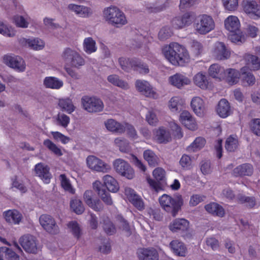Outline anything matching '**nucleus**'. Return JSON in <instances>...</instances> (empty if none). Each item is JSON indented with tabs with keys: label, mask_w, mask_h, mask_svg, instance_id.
<instances>
[{
	"label": "nucleus",
	"mask_w": 260,
	"mask_h": 260,
	"mask_svg": "<svg viewBox=\"0 0 260 260\" xmlns=\"http://www.w3.org/2000/svg\"><path fill=\"white\" fill-rule=\"evenodd\" d=\"M70 122V117L63 113H58L56 117L57 124L62 126L63 127H67Z\"/></svg>",
	"instance_id": "nucleus-57"
},
{
	"label": "nucleus",
	"mask_w": 260,
	"mask_h": 260,
	"mask_svg": "<svg viewBox=\"0 0 260 260\" xmlns=\"http://www.w3.org/2000/svg\"><path fill=\"white\" fill-rule=\"evenodd\" d=\"M81 103L84 109L90 113L101 112L104 108L102 101L95 97L83 96L81 99Z\"/></svg>",
	"instance_id": "nucleus-7"
},
{
	"label": "nucleus",
	"mask_w": 260,
	"mask_h": 260,
	"mask_svg": "<svg viewBox=\"0 0 260 260\" xmlns=\"http://www.w3.org/2000/svg\"><path fill=\"white\" fill-rule=\"evenodd\" d=\"M170 247L173 252L176 255L185 256L187 249L185 244L178 240H174L170 243Z\"/></svg>",
	"instance_id": "nucleus-26"
},
{
	"label": "nucleus",
	"mask_w": 260,
	"mask_h": 260,
	"mask_svg": "<svg viewBox=\"0 0 260 260\" xmlns=\"http://www.w3.org/2000/svg\"><path fill=\"white\" fill-rule=\"evenodd\" d=\"M154 135L157 141L159 143H167L171 140L170 132L163 126L154 131Z\"/></svg>",
	"instance_id": "nucleus-32"
},
{
	"label": "nucleus",
	"mask_w": 260,
	"mask_h": 260,
	"mask_svg": "<svg viewBox=\"0 0 260 260\" xmlns=\"http://www.w3.org/2000/svg\"><path fill=\"white\" fill-rule=\"evenodd\" d=\"M162 51L166 58L175 66H184L190 60L187 50L178 43H170Z\"/></svg>",
	"instance_id": "nucleus-1"
},
{
	"label": "nucleus",
	"mask_w": 260,
	"mask_h": 260,
	"mask_svg": "<svg viewBox=\"0 0 260 260\" xmlns=\"http://www.w3.org/2000/svg\"><path fill=\"white\" fill-rule=\"evenodd\" d=\"M13 22L19 27L26 28L28 27V23L23 16L16 15L13 17Z\"/></svg>",
	"instance_id": "nucleus-62"
},
{
	"label": "nucleus",
	"mask_w": 260,
	"mask_h": 260,
	"mask_svg": "<svg viewBox=\"0 0 260 260\" xmlns=\"http://www.w3.org/2000/svg\"><path fill=\"white\" fill-rule=\"evenodd\" d=\"M119 64L124 71L129 72L131 69L138 71L141 74H147L149 72L148 66L141 62L137 58L129 59L124 57L119 58Z\"/></svg>",
	"instance_id": "nucleus-4"
},
{
	"label": "nucleus",
	"mask_w": 260,
	"mask_h": 260,
	"mask_svg": "<svg viewBox=\"0 0 260 260\" xmlns=\"http://www.w3.org/2000/svg\"><path fill=\"white\" fill-rule=\"evenodd\" d=\"M104 185L111 192H116L118 191L119 186L117 180L112 176L106 175L103 177Z\"/></svg>",
	"instance_id": "nucleus-38"
},
{
	"label": "nucleus",
	"mask_w": 260,
	"mask_h": 260,
	"mask_svg": "<svg viewBox=\"0 0 260 260\" xmlns=\"http://www.w3.org/2000/svg\"><path fill=\"white\" fill-rule=\"evenodd\" d=\"M180 101V98L177 96H174L169 101V107L172 112H178L179 110L181 109V104Z\"/></svg>",
	"instance_id": "nucleus-53"
},
{
	"label": "nucleus",
	"mask_w": 260,
	"mask_h": 260,
	"mask_svg": "<svg viewBox=\"0 0 260 260\" xmlns=\"http://www.w3.org/2000/svg\"><path fill=\"white\" fill-rule=\"evenodd\" d=\"M93 187L101 197L102 201L107 205H112L113 201L109 193L104 188V185L99 181L93 183Z\"/></svg>",
	"instance_id": "nucleus-21"
},
{
	"label": "nucleus",
	"mask_w": 260,
	"mask_h": 260,
	"mask_svg": "<svg viewBox=\"0 0 260 260\" xmlns=\"http://www.w3.org/2000/svg\"><path fill=\"white\" fill-rule=\"evenodd\" d=\"M67 225L71 229L73 236L77 239H79L81 232L78 222L76 221H71L68 223Z\"/></svg>",
	"instance_id": "nucleus-56"
},
{
	"label": "nucleus",
	"mask_w": 260,
	"mask_h": 260,
	"mask_svg": "<svg viewBox=\"0 0 260 260\" xmlns=\"http://www.w3.org/2000/svg\"><path fill=\"white\" fill-rule=\"evenodd\" d=\"M103 17L108 23L116 27H120L127 23L125 14L116 6H111L105 8Z\"/></svg>",
	"instance_id": "nucleus-2"
},
{
	"label": "nucleus",
	"mask_w": 260,
	"mask_h": 260,
	"mask_svg": "<svg viewBox=\"0 0 260 260\" xmlns=\"http://www.w3.org/2000/svg\"><path fill=\"white\" fill-rule=\"evenodd\" d=\"M44 145L49 150L53 152L55 155L58 156H61L63 153L61 149L58 147L56 144L53 143L49 139H46L43 142Z\"/></svg>",
	"instance_id": "nucleus-50"
},
{
	"label": "nucleus",
	"mask_w": 260,
	"mask_h": 260,
	"mask_svg": "<svg viewBox=\"0 0 260 260\" xmlns=\"http://www.w3.org/2000/svg\"><path fill=\"white\" fill-rule=\"evenodd\" d=\"M59 178L60 179L61 187L63 188V189L72 194H74L75 190L72 187L70 180L67 178L66 175L61 174L59 176Z\"/></svg>",
	"instance_id": "nucleus-52"
},
{
	"label": "nucleus",
	"mask_w": 260,
	"mask_h": 260,
	"mask_svg": "<svg viewBox=\"0 0 260 260\" xmlns=\"http://www.w3.org/2000/svg\"><path fill=\"white\" fill-rule=\"evenodd\" d=\"M206 196L202 194H194L190 197L189 205L191 207L197 206L200 203L203 202Z\"/></svg>",
	"instance_id": "nucleus-61"
},
{
	"label": "nucleus",
	"mask_w": 260,
	"mask_h": 260,
	"mask_svg": "<svg viewBox=\"0 0 260 260\" xmlns=\"http://www.w3.org/2000/svg\"><path fill=\"white\" fill-rule=\"evenodd\" d=\"M254 171L253 166L249 163H244L239 165L233 171V174L235 177L251 176Z\"/></svg>",
	"instance_id": "nucleus-19"
},
{
	"label": "nucleus",
	"mask_w": 260,
	"mask_h": 260,
	"mask_svg": "<svg viewBox=\"0 0 260 260\" xmlns=\"http://www.w3.org/2000/svg\"><path fill=\"white\" fill-rule=\"evenodd\" d=\"M125 194L129 202L138 210L142 211L145 208L144 202L141 197L131 188L125 189Z\"/></svg>",
	"instance_id": "nucleus-13"
},
{
	"label": "nucleus",
	"mask_w": 260,
	"mask_h": 260,
	"mask_svg": "<svg viewBox=\"0 0 260 260\" xmlns=\"http://www.w3.org/2000/svg\"><path fill=\"white\" fill-rule=\"evenodd\" d=\"M243 10L246 13L251 14V16L260 18V6L255 1H246L244 2Z\"/></svg>",
	"instance_id": "nucleus-25"
},
{
	"label": "nucleus",
	"mask_w": 260,
	"mask_h": 260,
	"mask_svg": "<svg viewBox=\"0 0 260 260\" xmlns=\"http://www.w3.org/2000/svg\"><path fill=\"white\" fill-rule=\"evenodd\" d=\"M206 144V140L201 137L196 138L194 141L187 147L188 151L196 152L202 149Z\"/></svg>",
	"instance_id": "nucleus-46"
},
{
	"label": "nucleus",
	"mask_w": 260,
	"mask_h": 260,
	"mask_svg": "<svg viewBox=\"0 0 260 260\" xmlns=\"http://www.w3.org/2000/svg\"><path fill=\"white\" fill-rule=\"evenodd\" d=\"M3 62L10 68L19 72H23L25 69V61L19 56L12 54H6L3 57Z\"/></svg>",
	"instance_id": "nucleus-8"
},
{
	"label": "nucleus",
	"mask_w": 260,
	"mask_h": 260,
	"mask_svg": "<svg viewBox=\"0 0 260 260\" xmlns=\"http://www.w3.org/2000/svg\"><path fill=\"white\" fill-rule=\"evenodd\" d=\"M143 156L149 166L155 167L157 165L156 155L152 150L148 149L144 151Z\"/></svg>",
	"instance_id": "nucleus-51"
},
{
	"label": "nucleus",
	"mask_w": 260,
	"mask_h": 260,
	"mask_svg": "<svg viewBox=\"0 0 260 260\" xmlns=\"http://www.w3.org/2000/svg\"><path fill=\"white\" fill-rule=\"evenodd\" d=\"M225 70L218 63L211 64L208 69L209 76L219 81H222L225 77Z\"/></svg>",
	"instance_id": "nucleus-28"
},
{
	"label": "nucleus",
	"mask_w": 260,
	"mask_h": 260,
	"mask_svg": "<svg viewBox=\"0 0 260 260\" xmlns=\"http://www.w3.org/2000/svg\"><path fill=\"white\" fill-rule=\"evenodd\" d=\"M225 8L229 11H234L238 6V0H222Z\"/></svg>",
	"instance_id": "nucleus-63"
},
{
	"label": "nucleus",
	"mask_w": 260,
	"mask_h": 260,
	"mask_svg": "<svg viewBox=\"0 0 260 260\" xmlns=\"http://www.w3.org/2000/svg\"><path fill=\"white\" fill-rule=\"evenodd\" d=\"M238 145L239 142L237 136L231 135L226 140L225 148L229 152H234L238 148Z\"/></svg>",
	"instance_id": "nucleus-45"
},
{
	"label": "nucleus",
	"mask_w": 260,
	"mask_h": 260,
	"mask_svg": "<svg viewBox=\"0 0 260 260\" xmlns=\"http://www.w3.org/2000/svg\"><path fill=\"white\" fill-rule=\"evenodd\" d=\"M137 254L139 260H158L159 258L158 253L153 247L139 248Z\"/></svg>",
	"instance_id": "nucleus-15"
},
{
	"label": "nucleus",
	"mask_w": 260,
	"mask_h": 260,
	"mask_svg": "<svg viewBox=\"0 0 260 260\" xmlns=\"http://www.w3.org/2000/svg\"><path fill=\"white\" fill-rule=\"evenodd\" d=\"M84 59L77 52L74 57H73L70 64L73 67L79 68L84 65Z\"/></svg>",
	"instance_id": "nucleus-64"
},
{
	"label": "nucleus",
	"mask_w": 260,
	"mask_h": 260,
	"mask_svg": "<svg viewBox=\"0 0 260 260\" xmlns=\"http://www.w3.org/2000/svg\"><path fill=\"white\" fill-rule=\"evenodd\" d=\"M68 8L77 15L84 18L88 17L92 14L91 8L84 6L70 4L68 5Z\"/></svg>",
	"instance_id": "nucleus-27"
},
{
	"label": "nucleus",
	"mask_w": 260,
	"mask_h": 260,
	"mask_svg": "<svg viewBox=\"0 0 260 260\" xmlns=\"http://www.w3.org/2000/svg\"><path fill=\"white\" fill-rule=\"evenodd\" d=\"M194 26L198 32L201 35H205L214 29L215 23L211 16L203 14L197 18Z\"/></svg>",
	"instance_id": "nucleus-5"
},
{
	"label": "nucleus",
	"mask_w": 260,
	"mask_h": 260,
	"mask_svg": "<svg viewBox=\"0 0 260 260\" xmlns=\"http://www.w3.org/2000/svg\"><path fill=\"white\" fill-rule=\"evenodd\" d=\"M19 241L26 252L31 253L37 252L36 239L34 236L29 234L25 235L22 236Z\"/></svg>",
	"instance_id": "nucleus-11"
},
{
	"label": "nucleus",
	"mask_w": 260,
	"mask_h": 260,
	"mask_svg": "<svg viewBox=\"0 0 260 260\" xmlns=\"http://www.w3.org/2000/svg\"><path fill=\"white\" fill-rule=\"evenodd\" d=\"M159 202L162 208L173 216H175L183 205L182 198L177 199L173 198L167 194H164L159 198Z\"/></svg>",
	"instance_id": "nucleus-3"
},
{
	"label": "nucleus",
	"mask_w": 260,
	"mask_h": 260,
	"mask_svg": "<svg viewBox=\"0 0 260 260\" xmlns=\"http://www.w3.org/2000/svg\"><path fill=\"white\" fill-rule=\"evenodd\" d=\"M244 59L247 66H250L254 71L260 69V59L256 56L251 54H246Z\"/></svg>",
	"instance_id": "nucleus-40"
},
{
	"label": "nucleus",
	"mask_w": 260,
	"mask_h": 260,
	"mask_svg": "<svg viewBox=\"0 0 260 260\" xmlns=\"http://www.w3.org/2000/svg\"><path fill=\"white\" fill-rule=\"evenodd\" d=\"M113 167L119 175L128 179H132L135 176V171L131 166L124 160L117 158L113 161Z\"/></svg>",
	"instance_id": "nucleus-6"
},
{
	"label": "nucleus",
	"mask_w": 260,
	"mask_h": 260,
	"mask_svg": "<svg viewBox=\"0 0 260 260\" xmlns=\"http://www.w3.org/2000/svg\"><path fill=\"white\" fill-rule=\"evenodd\" d=\"M237 200L239 203L244 204L249 209H252L256 205V200L254 197L241 194L238 197Z\"/></svg>",
	"instance_id": "nucleus-43"
},
{
	"label": "nucleus",
	"mask_w": 260,
	"mask_h": 260,
	"mask_svg": "<svg viewBox=\"0 0 260 260\" xmlns=\"http://www.w3.org/2000/svg\"><path fill=\"white\" fill-rule=\"evenodd\" d=\"M83 46L84 51L87 54L94 53L97 50L95 41L91 37L85 38Z\"/></svg>",
	"instance_id": "nucleus-42"
},
{
	"label": "nucleus",
	"mask_w": 260,
	"mask_h": 260,
	"mask_svg": "<svg viewBox=\"0 0 260 260\" xmlns=\"http://www.w3.org/2000/svg\"><path fill=\"white\" fill-rule=\"evenodd\" d=\"M224 26L231 32H238L240 27V21L237 16L230 15L225 19Z\"/></svg>",
	"instance_id": "nucleus-29"
},
{
	"label": "nucleus",
	"mask_w": 260,
	"mask_h": 260,
	"mask_svg": "<svg viewBox=\"0 0 260 260\" xmlns=\"http://www.w3.org/2000/svg\"><path fill=\"white\" fill-rule=\"evenodd\" d=\"M114 143L119 148L120 151L127 153L131 151L128 141L123 138H117L114 140Z\"/></svg>",
	"instance_id": "nucleus-47"
},
{
	"label": "nucleus",
	"mask_w": 260,
	"mask_h": 260,
	"mask_svg": "<svg viewBox=\"0 0 260 260\" xmlns=\"http://www.w3.org/2000/svg\"><path fill=\"white\" fill-rule=\"evenodd\" d=\"M77 52L70 48H66L61 54V58L67 63L70 64L73 57H74Z\"/></svg>",
	"instance_id": "nucleus-55"
},
{
	"label": "nucleus",
	"mask_w": 260,
	"mask_h": 260,
	"mask_svg": "<svg viewBox=\"0 0 260 260\" xmlns=\"http://www.w3.org/2000/svg\"><path fill=\"white\" fill-rule=\"evenodd\" d=\"M189 221L184 218L174 220L169 225V228L173 232L186 231L189 228Z\"/></svg>",
	"instance_id": "nucleus-31"
},
{
	"label": "nucleus",
	"mask_w": 260,
	"mask_h": 260,
	"mask_svg": "<svg viewBox=\"0 0 260 260\" xmlns=\"http://www.w3.org/2000/svg\"><path fill=\"white\" fill-rule=\"evenodd\" d=\"M105 126L109 131L122 134L124 133V127L123 123H119L114 119H108L105 122Z\"/></svg>",
	"instance_id": "nucleus-36"
},
{
	"label": "nucleus",
	"mask_w": 260,
	"mask_h": 260,
	"mask_svg": "<svg viewBox=\"0 0 260 260\" xmlns=\"http://www.w3.org/2000/svg\"><path fill=\"white\" fill-rule=\"evenodd\" d=\"M58 106L62 111H66L69 114L72 113L75 109L72 100L69 98L59 100Z\"/></svg>",
	"instance_id": "nucleus-41"
},
{
	"label": "nucleus",
	"mask_w": 260,
	"mask_h": 260,
	"mask_svg": "<svg viewBox=\"0 0 260 260\" xmlns=\"http://www.w3.org/2000/svg\"><path fill=\"white\" fill-rule=\"evenodd\" d=\"M180 122L187 129L196 131L198 128V124L192 115L187 111H183L180 115Z\"/></svg>",
	"instance_id": "nucleus-16"
},
{
	"label": "nucleus",
	"mask_w": 260,
	"mask_h": 260,
	"mask_svg": "<svg viewBox=\"0 0 260 260\" xmlns=\"http://www.w3.org/2000/svg\"><path fill=\"white\" fill-rule=\"evenodd\" d=\"M170 127L173 132V134L175 138L180 139L183 136V134L181 127L174 122L170 123Z\"/></svg>",
	"instance_id": "nucleus-59"
},
{
	"label": "nucleus",
	"mask_w": 260,
	"mask_h": 260,
	"mask_svg": "<svg viewBox=\"0 0 260 260\" xmlns=\"http://www.w3.org/2000/svg\"><path fill=\"white\" fill-rule=\"evenodd\" d=\"M169 81L174 86L180 88L184 85L189 84L190 80L185 75L176 73L169 78Z\"/></svg>",
	"instance_id": "nucleus-30"
},
{
	"label": "nucleus",
	"mask_w": 260,
	"mask_h": 260,
	"mask_svg": "<svg viewBox=\"0 0 260 260\" xmlns=\"http://www.w3.org/2000/svg\"><path fill=\"white\" fill-rule=\"evenodd\" d=\"M239 72L233 69H229L225 70V77L222 80H224L230 85L236 84L239 79Z\"/></svg>",
	"instance_id": "nucleus-35"
},
{
	"label": "nucleus",
	"mask_w": 260,
	"mask_h": 260,
	"mask_svg": "<svg viewBox=\"0 0 260 260\" xmlns=\"http://www.w3.org/2000/svg\"><path fill=\"white\" fill-rule=\"evenodd\" d=\"M250 131L254 135L260 137V118H253L249 122Z\"/></svg>",
	"instance_id": "nucleus-48"
},
{
	"label": "nucleus",
	"mask_w": 260,
	"mask_h": 260,
	"mask_svg": "<svg viewBox=\"0 0 260 260\" xmlns=\"http://www.w3.org/2000/svg\"><path fill=\"white\" fill-rule=\"evenodd\" d=\"M40 224L48 233L55 235L59 232V228L54 219L48 214H43L39 218Z\"/></svg>",
	"instance_id": "nucleus-9"
},
{
	"label": "nucleus",
	"mask_w": 260,
	"mask_h": 260,
	"mask_svg": "<svg viewBox=\"0 0 260 260\" xmlns=\"http://www.w3.org/2000/svg\"><path fill=\"white\" fill-rule=\"evenodd\" d=\"M124 127V132L126 131L127 135L132 139H136L138 138L137 131L135 127L132 124L127 122L123 123Z\"/></svg>",
	"instance_id": "nucleus-60"
},
{
	"label": "nucleus",
	"mask_w": 260,
	"mask_h": 260,
	"mask_svg": "<svg viewBox=\"0 0 260 260\" xmlns=\"http://www.w3.org/2000/svg\"><path fill=\"white\" fill-rule=\"evenodd\" d=\"M70 207L77 214H81L84 211V207L80 200L74 199L70 202Z\"/></svg>",
	"instance_id": "nucleus-49"
},
{
	"label": "nucleus",
	"mask_w": 260,
	"mask_h": 260,
	"mask_svg": "<svg viewBox=\"0 0 260 260\" xmlns=\"http://www.w3.org/2000/svg\"><path fill=\"white\" fill-rule=\"evenodd\" d=\"M86 163L89 169L96 172L107 173L111 169L109 165L93 155L87 157Z\"/></svg>",
	"instance_id": "nucleus-10"
},
{
	"label": "nucleus",
	"mask_w": 260,
	"mask_h": 260,
	"mask_svg": "<svg viewBox=\"0 0 260 260\" xmlns=\"http://www.w3.org/2000/svg\"><path fill=\"white\" fill-rule=\"evenodd\" d=\"M137 89L147 97L157 99L158 94L155 92L148 82L138 80L136 82Z\"/></svg>",
	"instance_id": "nucleus-14"
},
{
	"label": "nucleus",
	"mask_w": 260,
	"mask_h": 260,
	"mask_svg": "<svg viewBox=\"0 0 260 260\" xmlns=\"http://www.w3.org/2000/svg\"><path fill=\"white\" fill-rule=\"evenodd\" d=\"M20 42L23 45L28 46L31 49L36 50H41L45 46L44 41L39 38H35L33 39L23 38L20 40Z\"/></svg>",
	"instance_id": "nucleus-33"
},
{
	"label": "nucleus",
	"mask_w": 260,
	"mask_h": 260,
	"mask_svg": "<svg viewBox=\"0 0 260 260\" xmlns=\"http://www.w3.org/2000/svg\"><path fill=\"white\" fill-rule=\"evenodd\" d=\"M173 35V31L168 26L163 27L158 32V38L160 41H165L170 38Z\"/></svg>",
	"instance_id": "nucleus-58"
},
{
	"label": "nucleus",
	"mask_w": 260,
	"mask_h": 260,
	"mask_svg": "<svg viewBox=\"0 0 260 260\" xmlns=\"http://www.w3.org/2000/svg\"><path fill=\"white\" fill-rule=\"evenodd\" d=\"M205 210L209 213L222 217L225 214V211L223 208L219 204L212 202L205 206Z\"/></svg>",
	"instance_id": "nucleus-34"
},
{
	"label": "nucleus",
	"mask_w": 260,
	"mask_h": 260,
	"mask_svg": "<svg viewBox=\"0 0 260 260\" xmlns=\"http://www.w3.org/2000/svg\"><path fill=\"white\" fill-rule=\"evenodd\" d=\"M191 22L190 13L187 12L184 14L182 16L175 17L173 19L171 23L174 28L180 29L189 25Z\"/></svg>",
	"instance_id": "nucleus-20"
},
{
	"label": "nucleus",
	"mask_w": 260,
	"mask_h": 260,
	"mask_svg": "<svg viewBox=\"0 0 260 260\" xmlns=\"http://www.w3.org/2000/svg\"><path fill=\"white\" fill-rule=\"evenodd\" d=\"M194 84L202 89H206L208 87L209 81L206 75L203 72L196 74L193 78Z\"/></svg>",
	"instance_id": "nucleus-37"
},
{
	"label": "nucleus",
	"mask_w": 260,
	"mask_h": 260,
	"mask_svg": "<svg viewBox=\"0 0 260 260\" xmlns=\"http://www.w3.org/2000/svg\"><path fill=\"white\" fill-rule=\"evenodd\" d=\"M191 107L194 113L199 117H203L206 113L205 103L199 96L194 97L191 101Z\"/></svg>",
	"instance_id": "nucleus-22"
},
{
	"label": "nucleus",
	"mask_w": 260,
	"mask_h": 260,
	"mask_svg": "<svg viewBox=\"0 0 260 260\" xmlns=\"http://www.w3.org/2000/svg\"><path fill=\"white\" fill-rule=\"evenodd\" d=\"M103 229L106 233L109 235H113L116 232L114 225L108 217H106L103 220Z\"/></svg>",
	"instance_id": "nucleus-54"
},
{
	"label": "nucleus",
	"mask_w": 260,
	"mask_h": 260,
	"mask_svg": "<svg viewBox=\"0 0 260 260\" xmlns=\"http://www.w3.org/2000/svg\"><path fill=\"white\" fill-rule=\"evenodd\" d=\"M45 87L51 89H59L63 86L62 81L54 77H47L44 80Z\"/></svg>",
	"instance_id": "nucleus-39"
},
{
	"label": "nucleus",
	"mask_w": 260,
	"mask_h": 260,
	"mask_svg": "<svg viewBox=\"0 0 260 260\" xmlns=\"http://www.w3.org/2000/svg\"><path fill=\"white\" fill-rule=\"evenodd\" d=\"M216 112L221 118H225L231 115L232 109L228 101L225 99H221L217 105Z\"/></svg>",
	"instance_id": "nucleus-23"
},
{
	"label": "nucleus",
	"mask_w": 260,
	"mask_h": 260,
	"mask_svg": "<svg viewBox=\"0 0 260 260\" xmlns=\"http://www.w3.org/2000/svg\"><path fill=\"white\" fill-rule=\"evenodd\" d=\"M108 81L113 85L120 87L123 89H127L129 88L128 83L120 79L119 76L116 75H111L108 77Z\"/></svg>",
	"instance_id": "nucleus-44"
},
{
	"label": "nucleus",
	"mask_w": 260,
	"mask_h": 260,
	"mask_svg": "<svg viewBox=\"0 0 260 260\" xmlns=\"http://www.w3.org/2000/svg\"><path fill=\"white\" fill-rule=\"evenodd\" d=\"M212 53L216 60H222L230 58L231 50L224 43L218 42L215 44Z\"/></svg>",
	"instance_id": "nucleus-12"
},
{
	"label": "nucleus",
	"mask_w": 260,
	"mask_h": 260,
	"mask_svg": "<svg viewBox=\"0 0 260 260\" xmlns=\"http://www.w3.org/2000/svg\"><path fill=\"white\" fill-rule=\"evenodd\" d=\"M94 193L92 190H86L83 198L86 204L96 211H100L103 208V204L99 199H93Z\"/></svg>",
	"instance_id": "nucleus-17"
},
{
	"label": "nucleus",
	"mask_w": 260,
	"mask_h": 260,
	"mask_svg": "<svg viewBox=\"0 0 260 260\" xmlns=\"http://www.w3.org/2000/svg\"><path fill=\"white\" fill-rule=\"evenodd\" d=\"M35 172L44 183L48 184L50 182L52 175L50 172L49 167L43 163H38L35 166Z\"/></svg>",
	"instance_id": "nucleus-18"
},
{
	"label": "nucleus",
	"mask_w": 260,
	"mask_h": 260,
	"mask_svg": "<svg viewBox=\"0 0 260 260\" xmlns=\"http://www.w3.org/2000/svg\"><path fill=\"white\" fill-rule=\"evenodd\" d=\"M3 215L7 222L14 224H19L23 218L22 214L15 209L6 211Z\"/></svg>",
	"instance_id": "nucleus-24"
}]
</instances>
